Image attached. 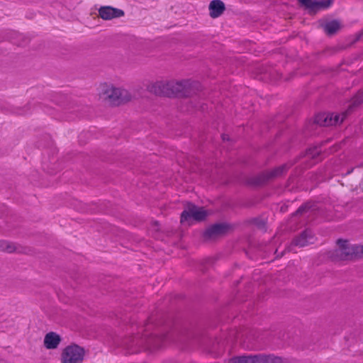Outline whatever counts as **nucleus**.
<instances>
[{"label": "nucleus", "mask_w": 363, "mask_h": 363, "mask_svg": "<svg viewBox=\"0 0 363 363\" xmlns=\"http://www.w3.org/2000/svg\"><path fill=\"white\" fill-rule=\"evenodd\" d=\"M99 96L112 106H119L130 101L132 99L128 90L108 84L101 85Z\"/></svg>", "instance_id": "1"}, {"label": "nucleus", "mask_w": 363, "mask_h": 363, "mask_svg": "<svg viewBox=\"0 0 363 363\" xmlns=\"http://www.w3.org/2000/svg\"><path fill=\"white\" fill-rule=\"evenodd\" d=\"M85 356L84 349L77 345L71 344L62 350L61 363H82Z\"/></svg>", "instance_id": "2"}, {"label": "nucleus", "mask_w": 363, "mask_h": 363, "mask_svg": "<svg viewBox=\"0 0 363 363\" xmlns=\"http://www.w3.org/2000/svg\"><path fill=\"white\" fill-rule=\"evenodd\" d=\"M338 249L335 250L334 259L336 261L350 260L358 258L356 245H350L347 240H338Z\"/></svg>", "instance_id": "3"}, {"label": "nucleus", "mask_w": 363, "mask_h": 363, "mask_svg": "<svg viewBox=\"0 0 363 363\" xmlns=\"http://www.w3.org/2000/svg\"><path fill=\"white\" fill-rule=\"evenodd\" d=\"M208 216L207 211L203 207H198L193 203H188L186 208L181 214V223H189L191 220L201 221Z\"/></svg>", "instance_id": "4"}, {"label": "nucleus", "mask_w": 363, "mask_h": 363, "mask_svg": "<svg viewBox=\"0 0 363 363\" xmlns=\"http://www.w3.org/2000/svg\"><path fill=\"white\" fill-rule=\"evenodd\" d=\"M346 118V113L337 114L333 113H321L316 115L315 122L322 126H330L340 124Z\"/></svg>", "instance_id": "5"}, {"label": "nucleus", "mask_w": 363, "mask_h": 363, "mask_svg": "<svg viewBox=\"0 0 363 363\" xmlns=\"http://www.w3.org/2000/svg\"><path fill=\"white\" fill-rule=\"evenodd\" d=\"M229 229V226L226 224H215L204 232L203 236L206 239H213L225 234Z\"/></svg>", "instance_id": "6"}, {"label": "nucleus", "mask_w": 363, "mask_h": 363, "mask_svg": "<svg viewBox=\"0 0 363 363\" xmlns=\"http://www.w3.org/2000/svg\"><path fill=\"white\" fill-rule=\"evenodd\" d=\"M148 91L157 96H171V91L168 89L167 82H155L150 84L147 87Z\"/></svg>", "instance_id": "7"}, {"label": "nucleus", "mask_w": 363, "mask_h": 363, "mask_svg": "<svg viewBox=\"0 0 363 363\" xmlns=\"http://www.w3.org/2000/svg\"><path fill=\"white\" fill-rule=\"evenodd\" d=\"M99 15L104 20H111L124 15L123 11L111 6H101L99 9Z\"/></svg>", "instance_id": "8"}, {"label": "nucleus", "mask_w": 363, "mask_h": 363, "mask_svg": "<svg viewBox=\"0 0 363 363\" xmlns=\"http://www.w3.org/2000/svg\"><path fill=\"white\" fill-rule=\"evenodd\" d=\"M249 363H283L281 357L273 354H257L249 356Z\"/></svg>", "instance_id": "9"}, {"label": "nucleus", "mask_w": 363, "mask_h": 363, "mask_svg": "<svg viewBox=\"0 0 363 363\" xmlns=\"http://www.w3.org/2000/svg\"><path fill=\"white\" fill-rule=\"evenodd\" d=\"M62 338L60 335L55 332L48 333L44 337L43 344L48 350L57 349L60 344Z\"/></svg>", "instance_id": "10"}, {"label": "nucleus", "mask_w": 363, "mask_h": 363, "mask_svg": "<svg viewBox=\"0 0 363 363\" xmlns=\"http://www.w3.org/2000/svg\"><path fill=\"white\" fill-rule=\"evenodd\" d=\"M313 242L311 231L306 230L293 240V245L299 247H305Z\"/></svg>", "instance_id": "11"}, {"label": "nucleus", "mask_w": 363, "mask_h": 363, "mask_svg": "<svg viewBox=\"0 0 363 363\" xmlns=\"http://www.w3.org/2000/svg\"><path fill=\"white\" fill-rule=\"evenodd\" d=\"M225 9V4L220 0H213L209 4L210 16L213 18L219 17Z\"/></svg>", "instance_id": "12"}, {"label": "nucleus", "mask_w": 363, "mask_h": 363, "mask_svg": "<svg viewBox=\"0 0 363 363\" xmlns=\"http://www.w3.org/2000/svg\"><path fill=\"white\" fill-rule=\"evenodd\" d=\"M340 23L337 21H332L327 22L323 25V29L326 34L330 35L335 33L340 28Z\"/></svg>", "instance_id": "13"}, {"label": "nucleus", "mask_w": 363, "mask_h": 363, "mask_svg": "<svg viewBox=\"0 0 363 363\" xmlns=\"http://www.w3.org/2000/svg\"><path fill=\"white\" fill-rule=\"evenodd\" d=\"M167 87L172 92L171 96H172L181 93L184 88V85L182 82H167Z\"/></svg>", "instance_id": "14"}, {"label": "nucleus", "mask_w": 363, "mask_h": 363, "mask_svg": "<svg viewBox=\"0 0 363 363\" xmlns=\"http://www.w3.org/2000/svg\"><path fill=\"white\" fill-rule=\"evenodd\" d=\"M332 0L314 1L310 9H325L329 8L332 5Z\"/></svg>", "instance_id": "15"}, {"label": "nucleus", "mask_w": 363, "mask_h": 363, "mask_svg": "<svg viewBox=\"0 0 363 363\" xmlns=\"http://www.w3.org/2000/svg\"><path fill=\"white\" fill-rule=\"evenodd\" d=\"M16 245L9 241L0 240V251L11 253L16 251Z\"/></svg>", "instance_id": "16"}, {"label": "nucleus", "mask_w": 363, "mask_h": 363, "mask_svg": "<svg viewBox=\"0 0 363 363\" xmlns=\"http://www.w3.org/2000/svg\"><path fill=\"white\" fill-rule=\"evenodd\" d=\"M249 356H240L230 359L228 363H249Z\"/></svg>", "instance_id": "17"}, {"label": "nucleus", "mask_w": 363, "mask_h": 363, "mask_svg": "<svg viewBox=\"0 0 363 363\" xmlns=\"http://www.w3.org/2000/svg\"><path fill=\"white\" fill-rule=\"evenodd\" d=\"M363 102V91H359L353 98V104L358 105Z\"/></svg>", "instance_id": "18"}, {"label": "nucleus", "mask_w": 363, "mask_h": 363, "mask_svg": "<svg viewBox=\"0 0 363 363\" xmlns=\"http://www.w3.org/2000/svg\"><path fill=\"white\" fill-rule=\"evenodd\" d=\"M284 167H278V168L272 170L270 172L269 177H277L278 175H280L284 172Z\"/></svg>", "instance_id": "19"}, {"label": "nucleus", "mask_w": 363, "mask_h": 363, "mask_svg": "<svg viewBox=\"0 0 363 363\" xmlns=\"http://www.w3.org/2000/svg\"><path fill=\"white\" fill-rule=\"evenodd\" d=\"M301 3L307 8L311 9L314 1L312 0H301Z\"/></svg>", "instance_id": "20"}, {"label": "nucleus", "mask_w": 363, "mask_h": 363, "mask_svg": "<svg viewBox=\"0 0 363 363\" xmlns=\"http://www.w3.org/2000/svg\"><path fill=\"white\" fill-rule=\"evenodd\" d=\"M357 252H358V258L363 257V245H357Z\"/></svg>", "instance_id": "21"}, {"label": "nucleus", "mask_w": 363, "mask_h": 363, "mask_svg": "<svg viewBox=\"0 0 363 363\" xmlns=\"http://www.w3.org/2000/svg\"><path fill=\"white\" fill-rule=\"evenodd\" d=\"M357 252H358V258L363 257V245H357Z\"/></svg>", "instance_id": "22"}, {"label": "nucleus", "mask_w": 363, "mask_h": 363, "mask_svg": "<svg viewBox=\"0 0 363 363\" xmlns=\"http://www.w3.org/2000/svg\"><path fill=\"white\" fill-rule=\"evenodd\" d=\"M305 209H306V207L303 206H301L298 208L296 213H297V214L302 213L305 211Z\"/></svg>", "instance_id": "23"}, {"label": "nucleus", "mask_w": 363, "mask_h": 363, "mask_svg": "<svg viewBox=\"0 0 363 363\" xmlns=\"http://www.w3.org/2000/svg\"><path fill=\"white\" fill-rule=\"evenodd\" d=\"M363 35V30L362 31V33L359 34V38H361V35Z\"/></svg>", "instance_id": "24"}]
</instances>
